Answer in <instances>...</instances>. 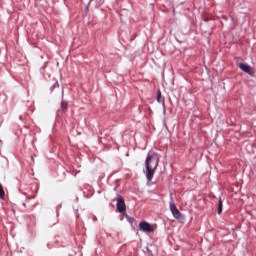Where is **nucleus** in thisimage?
<instances>
[{
    "instance_id": "obj_1",
    "label": "nucleus",
    "mask_w": 256,
    "mask_h": 256,
    "mask_svg": "<svg viewBox=\"0 0 256 256\" xmlns=\"http://www.w3.org/2000/svg\"><path fill=\"white\" fill-rule=\"evenodd\" d=\"M145 165L147 180L153 181L155 171H157V167H159V156H157V154H148Z\"/></svg>"
},
{
    "instance_id": "obj_2",
    "label": "nucleus",
    "mask_w": 256,
    "mask_h": 256,
    "mask_svg": "<svg viewBox=\"0 0 256 256\" xmlns=\"http://www.w3.org/2000/svg\"><path fill=\"white\" fill-rule=\"evenodd\" d=\"M140 227V231H143L144 233H153V231H155V229L153 228V226H151V224H149L148 222H141L139 224Z\"/></svg>"
},
{
    "instance_id": "obj_3",
    "label": "nucleus",
    "mask_w": 256,
    "mask_h": 256,
    "mask_svg": "<svg viewBox=\"0 0 256 256\" xmlns=\"http://www.w3.org/2000/svg\"><path fill=\"white\" fill-rule=\"evenodd\" d=\"M117 211H119V213L127 211V206L125 205V199H123V197H119L117 200Z\"/></svg>"
},
{
    "instance_id": "obj_4",
    "label": "nucleus",
    "mask_w": 256,
    "mask_h": 256,
    "mask_svg": "<svg viewBox=\"0 0 256 256\" xmlns=\"http://www.w3.org/2000/svg\"><path fill=\"white\" fill-rule=\"evenodd\" d=\"M170 211L175 219H181L182 215L177 206L174 203L170 204Z\"/></svg>"
},
{
    "instance_id": "obj_5",
    "label": "nucleus",
    "mask_w": 256,
    "mask_h": 256,
    "mask_svg": "<svg viewBox=\"0 0 256 256\" xmlns=\"http://www.w3.org/2000/svg\"><path fill=\"white\" fill-rule=\"evenodd\" d=\"M238 67L239 69H241V71H244V73H247L248 75H253V68H251V66H249L248 64L239 63Z\"/></svg>"
},
{
    "instance_id": "obj_6",
    "label": "nucleus",
    "mask_w": 256,
    "mask_h": 256,
    "mask_svg": "<svg viewBox=\"0 0 256 256\" xmlns=\"http://www.w3.org/2000/svg\"><path fill=\"white\" fill-rule=\"evenodd\" d=\"M223 213V200L221 198L218 201V215H221Z\"/></svg>"
},
{
    "instance_id": "obj_7",
    "label": "nucleus",
    "mask_w": 256,
    "mask_h": 256,
    "mask_svg": "<svg viewBox=\"0 0 256 256\" xmlns=\"http://www.w3.org/2000/svg\"><path fill=\"white\" fill-rule=\"evenodd\" d=\"M157 101H158V103H165V98H162L161 91H158Z\"/></svg>"
},
{
    "instance_id": "obj_8",
    "label": "nucleus",
    "mask_w": 256,
    "mask_h": 256,
    "mask_svg": "<svg viewBox=\"0 0 256 256\" xmlns=\"http://www.w3.org/2000/svg\"><path fill=\"white\" fill-rule=\"evenodd\" d=\"M68 104L65 102V100L61 101V109L62 111H67Z\"/></svg>"
},
{
    "instance_id": "obj_9",
    "label": "nucleus",
    "mask_w": 256,
    "mask_h": 256,
    "mask_svg": "<svg viewBox=\"0 0 256 256\" xmlns=\"http://www.w3.org/2000/svg\"><path fill=\"white\" fill-rule=\"evenodd\" d=\"M0 199H5V190H3V185L0 184Z\"/></svg>"
}]
</instances>
